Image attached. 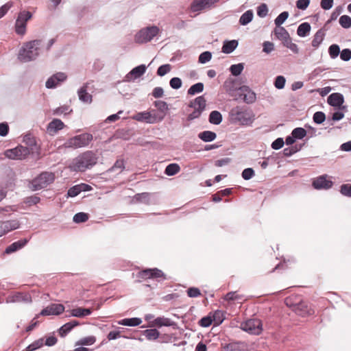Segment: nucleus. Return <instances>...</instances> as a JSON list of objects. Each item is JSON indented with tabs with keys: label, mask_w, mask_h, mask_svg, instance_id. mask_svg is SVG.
I'll list each match as a JSON object with an SVG mask.
<instances>
[{
	"label": "nucleus",
	"mask_w": 351,
	"mask_h": 351,
	"mask_svg": "<svg viewBox=\"0 0 351 351\" xmlns=\"http://www.w3.org/2000/svg\"><path fill=\"white\" fill-rule=\"evenodd\" d=\"M285 303L299 316L304 317L315 313V310L311 305L304 300L300 295L293 294L287 297Z\"/></svg>",
	"instance_id": "1"
},
{
	"label": "nucleus",
	"mask_w": 351,
	"mask_h": 351,
	"mask_svg": "<svg viewBox=\"0 0 351 351\" xmlns=\"http://www.w3.org/2000/svg\"><path fill=\"white\" fill-rule=\"evenodd\" d=\"M97 158L91 151H87L73 160L69 168L75 171H84L97 163Z\"/></svg>",
	"instance_id": "2"
},
{
	"label": "nucleus",
	"mask_w": 351,
	"mask_h": 351,
	"mask_svg": "<svg viewBox=\"0 0 351 351\" xmlns=\"http://www.w3.org/2000/svg\"><path fill=\"white\" fill-rule=\"evenodd\" d=\"M41 40H34L24 44L19 51V59L23 62L32 61L38 56Z\"/></svg>",
	"instance_id": "3"
},
{
	"label": "nucleus",
	"mask_w": 351,
	"mask_h": 351,
	"mask_svg": "<svg viewBox=\"0 0 351 351\" xmlns=\"http://www.w3.org/2000/svg\"><path fill=\"white\" fill-rule=\"evenodd\" d=\"M93 140V135L83 133L68 139L64 144L65 148L77 149L87 146Z\"/></svg>",
	"instance_id": "4"
},
{
	"label": "nucleus",
	"mask_w": 351,
	"mask_h": 351,
	"mask_svg": "<svg viewBox=\"0 0 351 351\" xmlns=\"http://www.w3.org/2000/svg\"><path fill=\"white\" fill-rule=\"evenodd\" d=\"M54 180V175L52 173L43 172L34 179L29 185L32 191H38L47 187Z\"/></svg>",
	"instance_id": "5"
},
{
	"label": "nucleus",
	"mask_w": 351,
	"mask_h": 351,
	"mask_svg": "<svg viewBox=\"0 0 351 351\" xmlns=\"http://www.w3.org/2000/svg\"><path fill=\"white\" fill-rule=\"evenodd\" d=\"M206 101L204 96H199L192 100L189 104V107L193 109V111L188 115L189 120L198 118L202 112L205 110Z\"/></svg>",
	"instance_id": "6"
},
{
	"label": "nucleus",
	"mask_w": 351,
	"mask_h": 351,
	"mask_svg": "<svg viewBox=\"0 0 351 351\" xmlns=\"http://www.w3.org/2000/svg\"><path fill=\"white\" fill-rule=\"evenodd\" d=\"M240 328L250 334L258 335L263 331V324L261 319L253 318L242 322Z\"/></svg>",
	"instance_id": "7"
},
{
	"label": "nucleus",
	"mask_w": 351,
	"mask_h": 351,
	"mask_svg": "<svg viewBox=\"0 0 351 351\" xmlns=\"http://www.w3.org/2000/svg\"><path fill=\"white\" fill-rule=\"evenodd\" d=\"M159 32V29L156 26L148 27L142 29L135 35V42L137 43H145L150 41Z\"/></svg>",
	"instance_id": "8"
},
{
	"label": "nucleus",
	"mask_w": 351,
	"mask_h": 351,
	"mask_svg": "<svg viewBox=\"0 0 351 351\" xmlns=\"http://www.w3.org/2000/svg\"><path fill=\"white\" fill-rule=\"evenodd\" d=\"M230 114L234 121L242 125H247L251 123V114L241 107L237 106L232 108Z\"/></svg>",
	"instance_id": "9"
},
{
	"label": "nucleus",
	"mask_w": 351,
	"mask_h": 351,
	"mask_svg": "<svg viewBox=\"0 0 351 351\" xmlns=\"http://www.w3.org/2000/svg\"><path fill=\"white\" fill-rule=\"evenodd\" d=\"M32 17L28 11L20 12L15 23V31L18 34L23 35L26 32V23Z\"/></svg>",
	"instance_id": "10"
},
{
	"label": "nucleus",
	"mask_w": 351,
	"mask_h": 351,
	"mask_svg": "<svg viewBox=\"0 0 351 351\" xmlns=\"http://www.w3.org/2000/svg\"><path fill=\"white\" fill-rule=\"evenodd\" d=\"M30 152L27 147L19 145L14 149H8L5 152V157L12 160H23L25 158Z\"/></svg>",
	"instance_id": "11"
},
{
	"label": "nucleus",
	"mask_w": 351,
	"mask_h": 351,
	"mask_svg": "<svg viewBox=\"0 0 351 351\" xmlns=\"http://www.w3.org/2000/svg\"><path fill=\"white\" fill-rule=\"evenodd\" d=\"M219 1L220 0H193L191 4V10L192 12L208 10Z\"/></svg>",
	"instance_id": "12"
},
{
	"label": "nucleus",
	"mask_w": 351,
	"mask_h": 351,
	"mask_svg": "<svg viewBox=\"0 0 351 351\" xmlns=\"http://www.w3.org/2000/svg\"><path fill=\"white\" fill-rule=\"evenodd\" d=\"M312 185L315 189L327 190L332 186L333 182L330 180L328 175L324 174L315 178L313 181Z\"/></svg>",
	"instance_id": "13"
},
{
	"label": "nucleus",
	"mask_w": 351,
	"mask_h": 351,
	"mask_svg": "<svg viewBox=\"0 0 351 351\" xmlns=\"http://www.w3.org/2000/svg\"><path fill=\"white\" fill-rule=\"evenodd\" d=\"M138 276L139 278L143 280L149 278H166L164 273L157 268L142 270L138 273Z\"/></svg>",
	"instance_id": "14"
},
{
	"label": "nucleus",
	"mask_w": 351,
	"mask_h": 351,
	"mask_svg": "<svg viewBox=\"0 0 351 351\" xmlns=\"http://www.w3.org/2000/svg\"><path fill=\"white\" fill-rule=\"evenodd\" d=\"M221 351H251L245 342H232L221 346Z\"/></svg>",
	"instance_id": "15"
},
{
	"label": "nucleus",
	"mask_w": 351,
	"mask_h": 351,
	"mask_svg": "<svg viewBox=\"0 0 351 351\" xmlns=\"http://www.w3.org/2000/svg\"><path fill=\"white\" fill-rule=\"evenodd\" d=\"M64 311V306L61 304H51L42 310L40 315L43 316L58 315Z\"/></svg>",
	"instance_id": "16"
},
{
	"label": "nucleus",
	"mask_w": 351,
	"mask_h": 351,
	"mask_svg": "<svg viewBox=\"0 0 351 351\" xmlns=\"http://www.w3.org/2000/svg\"><path fill=\"white\" fill-rule=\"evenodd\" d=\"M134 118L138 121H145L148 123H154L163 119V117H160L158 119L156 117H153L149 112H139L136 114Z\"/></svg>",
	"instance_id": "17"
},
{
	"label": "nucleus",
	"mask_w": 351,
	"mask_h": 351,
	"mask_svg": "<svg viewBox=\"0 0 351 351\" xmlns=\"http://www.w3.org/2000/svg\"><path fill=\"white\" fill-rule=\"evenodd\" d=\"M66 79V75L64 73L59 72L47 80L46 82V87L48 88H55L60 82Z\"/></svg>",
	"instance_id": "18"
},
{
	"label": "nucleus",
	"mask_w": 351,
	"mask_h": 351,
	"mask_svg": "<svg viewBox=\"0 0 351 351\" xmlns=\"http://www.w3.org/2000/svg\"><path fill=\"white\" fill-rule=\"evenodd\" d=\"M27 243L28 239H22L15 241L5 248V253L7 254L14 253L23 248Z\"/></svg>",
	"instance_id": "19"
},
{
	"label": "nucleus",
	"mask_w": 351,
	"mask_h": 351,
	"mask_svg": "<svg viewBox=\"0 0 351 351\" xmlns=\"http://www.w3.org/2000/svg\"><path fill=\"white\" fill-rule=\"evenodd\" d=\"M146 71V66L141 64L134 68L127 75L126 78L128 81L136 80L143 75Z\"/></svg>",
	"instance_id": "20"
},
{
	"label": "nucleus",
	"mask_w": 351,
	"mask_h": 351,
	"mask_svg": "<svg viewBox=\"0 0 351 351\" xmlns=\"http://www.w3.org/2000/svg\"><path fill=\"white\" fill-rule=\"evenodd\" d=\"M64 127V124L61 120L55 119L49 123L47 131L50 134L53 135L58 131L63 129Z\"/></svg>",
	"instance_id": "21"
},
{
	"label": "nucleus",
	"mask_w": 351,
	"mask_h": 351,
	"mask_svg": "<svg viewBox=\"0 0 351 351\" xmlns=\"http://www.w3.org/2000/svg\"><path fill=\"white\" fill-rule=\"evenodd\" d=\"M174 324V322L171 320L169 318L164 317H159L156 319H154L153 321H152L149 324V326L151 327L157 326V327H161V326H171Z\"/></svg>",
	"instance_id": "22"
},
{
	"label": "nucleus",
	"mask_w": 351,
	"mask_h": 351,
	"mask_svg": "<svg viewBox=\"0 0 351 351\" xmlns=\"http://www.w3.org/2000/svg\"><path fill=\"white\" fill-rule=\"evenodd\" d=\"M241 94L243 95V100L248 104L253 103L256 100L254 93L249 90L247 86H242L239 88Z\"/></svg>",
	"instance_id": "23"
},
{
	"label": "nucleus",
	"mask_w": 351,
	"mask_h": 351,
	"mask_svg": "<svg viewBox=\"0 0 351 351\" xmlns=\"http://www.w3.org/2000/svg\"><path fill=\"white\" fill-rule=\"evenodd\" d=\"M274 34L277 37L278 39L282 41V43H285L289 38V34L288 32L283 27L280 26H276L274 29Z\"/></svg>",
	"instance_id": "24"
},
{
	"label": "nucleus",
	"mask_w": 351,
	"mask_h": 351,
	"mask_svg": "<svg viewBox=\"0 0 351 351\" xmlns=\"http://www.w3.org/2000/svg\"><path fill=\"white\" fill-rule=\"evenodd\" d=\"M1 223L5 234L19 228V222L17 220L6 221Z\"/></svg>",
	"instance_id": "25"
},
{
	"label": "nucleus",
	"mask_w": 351,
	"mask_h": 351,
	"mask_svg": "<svg viewBox=\"0 0 351 351\" xmlns=\"http://www.w3.org/2000/svg\"><path fill=\"white\" fill-rule=\"evenodd\" d=\"M79 325V322L76 320H73L64 324L59 329V334L61 337H64L74 327Z\"/></svg>",
	"instance_id": "26"
},
{
	"label": "nucleus",
	"mask_w": 351,
	"mask_h": 351,
	"mask_svg": "<svg viewBox=\"0 0 351 351\" xmlns=\"http://www.w3.org/2000/svg\"><path fill=\"white\" fill-rule=\"evenodd\" d=\"M328 102L332 106H339L343 104V98L339 93H332L328 97Z\"/></svg>",
	"instance_id": "27"
},
{
	"label": "nucleus",
	"mask_w": 351,
	"mask_h": 351,
	"mask_svg": "<svg viewBox=\"0 0 351 351\" xmlns=\"http://www.w3.org/2000/svg\"><path fill=\"white\" fill-rule=\"evenodd\" d=\"M79 99L86 103H91L92 95L87 93V86H84L78 90Z\"/></svg>",
	"instance_id": "28"
},
{
	"label": "nucleus",
	"mask_w": 351,
	"mask_h": 351,
	"mask_svg": "<svg viewBox=\"0 0 351 351\" xmlns=\"http://www.w3.org/2000/svg\"><path fill=\"white\" fill-rule=\"evenodd\" d=\"M199 138L204 142H210L214 141L217 135L214 132L204 131L198 134Z\"/></svg>",
	"instance_id": "29"
},
{
	"label": "nucleus",
	"mask_w": 351,
	"mask_h": 351,
	"mask_svg": "<svg viewBox=\"0 0 351 351\" xmlns=\"http://www.w3.org/2000/svg\"><path fill=\"white\" fill-rule=\"evenodd\" d=\"M238 45V42L235 40L224 43L222 47V51L225 53H230Z\"/></svg>",
	"instance_id": "30"
},
{
	"label": "nucleus",
	"mask_w": 351,
	"mask_h": 351,
	"mask_svg": "<svg viewBox=\"0 0 351 351\" xmlns=\"http://www.w3.org/2000/svg\"><path fill=\"white\" fill-rule=\"evenodd\" d=\"M324 35V32L322 29L318 30L314 35L313 39L311 43L312 46L315 48L318 47V46L323 41Z\"/></svg>",
	"instance_id": "31"
},
{
	"label": "nucleus",
	"mask_w": 351,
	"mask_h": 351,
	"mask_svg": "<svg viewBox=\"0 0 351 351\" xmlns=\"http://www.w3.org/2000/svg\"><path fill=\"white\" fill-rule=\"evenodd\" d=\"M142 320L140 318H125L119 322V324L128 326H136L141 324Z\"/></svg>",
	"instance_id": "32"
},
{
	"label": "nucleus",
	"mask_w": 351,
	"mask_h": 351,
	"mask_svg": "<svg viewBox=\"0 0 351 351\" xmlns=\"http://www.w3.org/2000/svg\"><path fill=\"white\" fill-rule=\"evenodd\" d=\"M311 31V25L308 23H303L299 25L297 30V34L299 36L304 37Z\"/></svg>",
	"instance_id": "33"
},
{
	"label": "nucleus",
	"mask_w": 351,
	"mask_h": 351,
	"mask_svg": "<svg viewBox=\"0 0 351 351\" xmlns=\"http://www.w3.org/2000/svg\"><path fill=\"white\" fill-rule=\"evenodd\" d=\"M253 16L254 13L252 10H247L241 15L239 19V23L243 25H245L252 21Z\"/></svg>",
	"instance_id": "34"
},
{
	"label": "nucleus",
	"mask_w": 351,
	"mask_h": 351,
	"mask_svg": "<svg viewBox=\"0 0 351 351\" xmlns=\"http://www.w3.org/2000/svg\"><path fill=\"white\" fill-rule=\"evenodd\" d=\"M222 121V116L219 111L214 110L212 111L209 116V121L210 123L219 125Z\"/></svg>",
	"instance_id": "35"
},
{
	"label": "nucleus",
	"mask_w": 351,
	"mask_h": 351,
	"mask_svg": "<svg viewBox=\"0 0 351 351\" xmlns=\"http://www.w3.org/2000/svg\"><path fill=\"white\" fill-rule=\"evenodd\" d=\"M213 322H214L215 325L221 324L225 319V313L221 311H216L214 312L213 315L211 316Z\"/></svg>",
	"instance_id": "36"
},
{
	"label": "nucleus",
	"mask_w": 351,
	"mask_h": 351,
	"mask_svg": "<svg viewBox=\"0 0 351 351\" xmlns=\"http://www.w3.org/2000/svg\"><path fill=\"white\" fill-rule=\"evenodd\" d=\"M180 171V166L176 163H171L167 166L165 173L167 176H174Z\"/></svg>",
	"instance_id": "37"
},
{
	"label": "nucleus",
	"mask_w": 351,
	"mask_h": 351,
	"mask_svg": "<svg viewBox=\"0 0 351 351\" xmlns=\"http://www.w3.org/2000/svg\"><path fill=\"white\" fill-rule=\"evenodd\" d=\"M44 345V339L40 338L34 341L32 343L29 344L26 348L25 351H34Z\"/></svg>",
	"instance_id": "38"
},
{
	"label": "nucleus",
	"mask_w": 351,
	"mask_h": 351,
	"mask_svg": "<svg viewBox=\"0 0 351 351\" xmlns=\"http://www.w3.org/2000/svg\"><path fill=\"white\" fill-rule=\"evenodd\" d=\"M144 335L148 340H155L158 338L160 332L156 329H147L144 331Z\"/></svg>",
	"instance_id": "39"
},
{
	"label": "nucleus",
	"mask_w": 351,
	"mask_h": 351,
	"mask_svg": "<svg viewBox=\"0 0 351 351\" xmlns=\"http://www.w3.org/2000/svg\"><path fill=\"white\" fill-rule=\"evenodd\" d=\"M204 90V84L201 82L197 83L191 86L188 90L189 95H195L196 93H202Z\"/></svg>",
	"instance_id": "40"
},
{
	"label": "nucleus",
	"mask_w": 351,
	"mask_h": 351,
	"mask_svg": "<svg viewBox=\"0 0 351 351\" xmlns=\"http://www.w3.org/2000/svg\"><path fill=\"white\" fill-rule=\"evenodd\" d=\"M340 52L339 46L337 44H332L328 48V53L332 59L337 58Z\"/></svg>",
	"instance_id": "41"
},
{
	"label": "nucleus",
	"mask_w": 351,
	"mask_h": 351,
	"mask_svg": "<svg viewBox=\"0 0 351 351\" xmlns=\"http://www.w3.org/2000/svg\"><path fill=\"white\" fill-rule=\"evenodd\" d=\"M293 138L297 139H302L306 135V131L302 128H295L291 133Z\"/></svg>",
	"instance_id": "42"
},
{
	"label": "nucleus",
	"mask_w": 351,
	"mask_h": 351,
	"mask_svg": "<svg viewBox=\"0 0 351 351\" xmlns=\"http://www.w3.org/2000/svg\"><path fill=\"white\" fill-rule=\"evenodd\" d=\"M154 104L155 107L157 108V109L159 111H160L161 112L163 113V115L162 117H164V116L165 115L166 111H167V110H168L167 104L165 101H163L161 100H158V101H154Z\"/></svg>",
	"instance_id": "43"
},
{
	"label": "nucleus",
	"mask_w": 351,
	"mask_h": 351,
	"mask_svg": "<svg viewBox=\"0 0 351 351\" xmlns=\"http://www.w3.org/2000/svg\"><path fill=\"white\" fill-rule=\"evenodd\" d=\"M96 341V338L94 336H89L82 338L77 343V345L82 346H90Z\"/></svg>",
	"instance_id": "44"
},
{
	"label": "nucleus",
	"mask_w": 351,
	"mask_h": 351,
	"mask_svg": "<svg viewBox=\"0 0 351 351\" xmlns=\"http://www.w3.org/2000/svg\"><path fill=\"white\" fill-rule=\"evenodd\" d=\"M88 219V215L85 213H78L73 217V221L75 223H83Z\"/></svg>",
	"instance_id": "45"
},
{
	"label": "nucleus",
	"mask_w": 351,
	"mask_h": 351,
	"mask_svg": "<svg viewBox=\"0 0 351 351\" xmlns=\"http://www.w3.org/2000/svg\"><path fill=\"white\" fill-rule=\"evenodd\" d=\"M339 24L343 28H349L351 27V18L348 15H343L339 18Z\"/></svg>",
	"instance_id": "46"
},
{
	"label": "nucleus",
	"mask_w": 351,
	"mask_h": 351,
	"mask_svg": "<svg viewBox=\"0 0 351 351\" xmlns=\"http://www.w3.org/2000/svg\"><path fill=\"white\" fill-rule=\"evenodd\" d=\"M294 263V261H292V260H284V261L282 263H280L278 265H276L275 266L274 268L272 269V270L269 271V272H272L274 271L275 269H287L289 267H290V266Z\"/></svg>",
	"instance_id": "47"
},
{
	"label": "nucleus",
	"mask_w": 351,
	"mask_h": 351,
	"mask_svg": "<svg viewBox=\"0 0 351 351\" xmlns=\"http://www.w3.org/2000/svg\"><path fill=\"white\" fill-rule=\"evenodd\" d=\"M289 16V12H282L280 13L277 18L275 19V25L276 26L281 25L288 18Z\"/></svg>",
	"instance_id": "48"
},
{
	"label": "nucleus",
	"mask_w": 351,
	"mask_h": 351,
	"mask_svg": "<svg viewBox=\"0 0 351 351\" xmlns=\"http://www.w3.org/2000/svg\"><path fill=\"white\" fill-rule=\"evenodd\" d=\"M243 70V66L242 64H232L230 68L231 73L234 76L240 75Z\"/></svg>",
	"instance_id": "49"
},
{
	"label": "nucleus",
	"mask_w": 351,
	"mask_h": 351,
	"mask_svg": "<svg viewBox=\"0 0 351 351\" xmlns=\"http://www.w3.org/2000/svg\"><path fill=\"white\" fill-rule=\"evenodd\" d=\"M171 69V66L169 64L161 65L157 70V74L159 76H164L168 73Z\"/></svg>",
	"instance_id": "50"
},
{
	"label": "nucleus",
	"mask_w": 351,
	"mask_h": 351,
	"mask_svg": "<svg viewBox=\"0 0 351 351\" xmlns=\"http://www.w3.org/2000/svg\"><path fill=\"white\" fill-rule=\"evenodd\" d=\"M267 13L268 8L265 3H262L257 8V14L258 16L263 18L267 16Z\"/></svg>",
	"instance_id": "51"
},
{
	"label": "nucleus",
	"mask_w": 351,
	"mask_h": 351,
	"mask_svg": "<svg viewBox=\"0 0 351 351\" xmlns=\"http://www.w3.org/2000/svg\"><path fill=\"white\" fill-rule=\"evenodd\" d=\"M285 82H286L285 78L282 75H279V76L276 77V78L275 80L274 86L278 89H282L285 87Z\"/></svg>",
	"instance_id": "52"
},
{
	"label": "nucleus",
	"mask_w": 351,
	"mask_h": 351,
	"mask_svg": "<svg viewBox=\"0 0 351 351\" xmlns=\"http://www.w3.org/2000/svg\"><path fill=\"white\" fill-rule=\"evenodd\" d=\"M326 119L325 114L322 112H316L313 115V121L318 124L323 123Z\"/></svg>",
	"instance_id": "53"
},
{
	"label": "nucleus",
	"mask_w": 351,
	"mask_h": 351,
	"mask_svg": "<svg viewBox=\"0 0 351 351\" xmlns=\"http://www.w3.org/2000/svg\"><path fill=\"white\" fill-rule=\"evenodd\" d=\"M212 58V54L209 51H204L199 56V62L204 64L208 62Z\"/></svg>",
	"instance_id": "54"
},
{
	"label": "nucleus",
	"mask_w": 351,
	"mask_h": 351,
	"mask_svg": "<svg viewBox=\"0 0 351 351\" xmlns=\"http://www.w3.org/2000/svg\"><path fill=\"white\" fill-rule=\"evenodd\" d=\"M340 192L342 195L351 197V184H344L341 186Z\"/></svg>",
	"instance_id": "55"
},
{
	"label": "nucleus",
	"mask_w": 351,
	"mask_h": 351,
	"mask_svg": "<svg viewBox=\"0 0 351 351\" xmlns=\"http://www.w3.org/2000/svg\"><path fill=\"white\" fill-rule=\"evenodd\" d=\"M187 295L190 298H197L201 295V292L198 288L191 287L187 290Z\"/></svg>",
	"instance_id": "56"
},
{
	"label": "nucleus",
	"mask_w": 351,
	"mask_h": 351,
	"mask_svg": "<svg viewBox=\"0 0 351 351\" xmlns=\"http://www.w3.org/2000/svg\"><path fill=\"white\" fill-rule=\"evenodd\" d=\"M13 6V2L8 1L0 8V18L3 17Z\"/></svg>",
	"instance_id": "57"
},
{
	"label": "nucleus",
	"mask_w": 351,
	"mask_h": 351,
	"mask_svg": "<svg viewBox=\"0 0 351 351\" xmlns=\"http://www.w3.org/2000/svg\"><path fill=\"white\" fill-rule=\"evenodd\" d=\"M340 58L343 61H349L351 59V50L344 49L340 52Z\"/></svg>",
	"instance_id": "58"
},
{
	"label": "nucleus",
	"mask_w": 351,
	"mask_h": 351,
	"mask_svg": "<svg viewBox=\"0 0 351 351\" xmlns=\"http://www.w3.org/2000/svg\"><path fill=\"white\" fill-rule=\"evenodd\" d=\"M254 176V171L252 168L245 169L242 172V177L244 180H250Z\"/></svg>",
	"instance_id": "59"
},
{
	"label": "nucleus",
	"mask_w": 351,
	"mask_h": 351,
	"mask_svg": "<svg viewBox=\"0 0 351 351\" xmlns=\"http://www.w3.org/2000/svg\"><path fill=\"white\" fill-rule=\"evenodd\" d=\"M283 45L287 48L290 49L295 53H298L299 51L298 45L292 43L291 38H289L287 41L283 43Z\"/></svg>",
	"instance_id": "60"
},
{
	"label": "nucleus",
	"mask_w": 351,
	"mask_h": 351,
	"mask_svg": "<svg viewBox=\"0 0 351 351\" xmlns=\"http://www.w3.org/2000/svg\"><path fill=\"white\" fill-rule=\"evenodd\" d=\"M212 323L213 319L211 316L202 317L199 322V325L202 327H208L212 324Z\"/></svg>",
	"instance_id": "61"
},
{
	"label": "nucleus",
	"mask_w": 351,
	"mask_h": 351,
	"mask_svg": "<svg viewBox=\"0 0 351 351\" xmlns=\"http://www.w3.org/2000/svg\"><path fill=\"white\" fill-rule=\"evenodd\" d=\"M171 88L178 89L182 86V80L179 77H173L169 82Z\"/></svg>",
	"instance_id": "62"
},
{
	"label": "nucleus",
	"mask_w": 351,
	"mask_h": 351,
	"mask_svg": "<svg viewBox=\"0 0 351 351\" xmlns=\"http://www.w3.org/2000/svg\"><path fill=\"white\" fill-rule=\"evenodd\" d=\"M80 192H81L80 187H79L78 185H75L69 189L67 195L69 197H73L77 196L78 194H80Z\"/></svg>",
	"instance_id": "63"
},
{
	"label": "nucleus",
	"mask_w": 351,
	"mask_h": 351,
	"mask_svg": "<svg viewBox=\"0 0 351 351\" xmlns=\"http://www.w3.org/2000/svg\"><path fill=\"white\" fill-rule=\"evenodd\" d=\"M124 168V161L123 160H117L114 165L112 167L111 171H116L117 170L120 172Z\"/></svg>",
	"instance_id": "64"
}]
</instances>
